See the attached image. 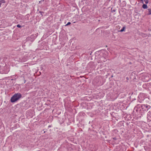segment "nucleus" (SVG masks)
<instances>
[{
    "label": "nucleus",
    "mask_w": 151,
    "mask_h": 151,
    "mask_svg": "<svg viewBox=\"0 0 151 151\" xmlns=\"http://www.w3.org/2000/svg\"><path fill=\"white\" fill-rule=\"evenodd\" d=\"M125 29V27H123L122 29L120 30V31L121 32H123L124 31V30Z\"/></svg>",
    "instance_id": "20e7f679"
},
{
    "label": "nucleus",
    "mask_w": 151,
    "mask_h": 151,
    "mask_svg": "<svg viewBox=\"0 0 151 151\" xmlns=\"http://www.w3.org/2000/svg\"><path fill=\"white\" fill-rule=\"evenodd\" d=\"M142 7L144 9H147V6L146 4H144L142 6Z\"/></svg>",
    "instance_id": "f03ea898"
},
{
    "label": "nucleus",
    "mask_w": 151,
    "mask_h": 151,
    "mask_svg": "<svg viewBox=\"0 0 151 151\" xmlns=\"http://www.w3.org/2000/svg\"><path fill=\"white\" fill-rule=\"evenodd\" d=\"M71 24V23L70 22H68L67 24L65 25V26H67L68 25H70Z\"/></svg>",
    "instance_id": "0eeeda50"
},
{
    "label": "nucleus",
    "mask_w": 151,
    "mask_h": 151,
    "mask_svg": "<svg viewBox=\"0 0 151 151\" xmlns=\"http://www.w3.org/2000/svg\"><path fill=\"white\" fill-rule=\"evenodd\" d=\"M0 2L1 4L2 3H5V1L4 0H0Z\"/></svg>",
    "instance_id": "39448f33"
},
{
    "label": "nucleus",
    "mask_w": 151,
    "mask_h": 151,
    "mask_svg": "<svg viewBox=\"0 0 151 151\" xmlns=\"http://www.w3.org/2000/svg\"><path fill=\"white\" fill-rule=\"evenodd\" d=\"M104 57H101V61L100 62H105V61L103 60V59H104Z\"/></svg>",
    "instance_id": "7ed1b4c3"
},
{
    "label": "nucleus",
    "mask_w": 151,
    "mask_h": 151,
    "mask_svg": "<svg viewBox=\"0 0 151 151\" xmlns=\"http://www.w3.org/2000/svg\"><path fill=\"white\" fill-rule=\"evenodd\" d=\"M148 1L147 0H145V3L146 4H147L148 3Z\"/></svg>",
    "instance_id": "1a4fd4ad"
},
{
    "label": "nucleus",
    "mask_w": 151,
    "mask_h": 151,
    "mask_svg": "<svg viewBox=\"0 0 151 151\" xmlns=\"http://www.w3.org/2000/svg\"><path fill=\"white\" fill-rule=\"evenodd\" d=\"M149 14L150 15L151 14V9H148Z\"/></svg>",
    "instance_id": "423d86ee"
},
{
    "label": "nucleus",
    "mask_w": 151,
    "mask_h": 151,
    "mask_svg": "<svg viewBox=\"0 0 151 151\" xmlns=\"http://www.w3.org/2000/svg\"><path fill=\"white\" fill-rule=\"evenodd\" d=\"M41 3L40 1H39V3Z\"/></svg>",
    "instance_id": "f8f14e48"
},
{
    "label": "nucleus",
    "mask_w": 151,
    "mask_h": 151,
    "mask_svg": "<svg viewBox=\"0 0 151 151\" xmlns=\"http://www.w3.org/2000/svg\"><path fill=\"white\" fill-rule=\"evenodd\" d=\"M22 97V95L19 93H17L14 94L11 98L10 101L11 102H16L18 100Z\"/></svg>",
    "instance_id": "f257e3e1"
},
{
    "label": "nucleus",
    "mask_w": 151,
    "mask_h": 151,
    "mask_svg": "<svg viewBox=\"0 0 151 151\" xmlns=\"http://www.w3.org/2000/svg\"><path fill=\"white\" fill-rule=\"evenodd\" d=\"M1 2H0V7L1 6Z\"/></svg>",
    "instance_id": "9d476101"
},
{
    "label": "nucleus",
    "mask_w": 151,
    "mask_h": 151,
    "mask_svg": "<svg viewBox=\"0 0 151 151\" xmlns=\"http://www.w3.org/2000/svg\"><path fill=\"white\" fill-rule=\"evenodd\" d=\"M113 139H114V140H115V139H116V138H113Z\"/></svg>",
    "instance_id": "9b49d317"
},
{
    "label": "nucleus",
    "mask_w": 151,
    "mask_h": 151,
    "mask_svg": "<svg viewBox=\"0 0 151 151\" xmlns=\"http://www.w3.org/2000/svg\"><path fill=\"white\" fill-rule=\"evenodd\" d=\"M17 27H19V28H21V25H20L19 24H17Z\"/></svg>",
    "instance_id": "6e6552de"
}]
</instances>
